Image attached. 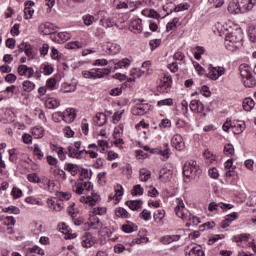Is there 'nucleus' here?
<instances>
[{
    "mask_svg": "<svg viewBox=\"0 0 256 256\" xmlns=\"http://www.w3.org/2000/svg\"><path fill=\"white\" fill-rule=\"evenodd\" d=\"M214 33L225 37V47L228 51L234 52L243 47V31L238 26L218 22L214 25Z\"/></svg>",
    "mask_w": 256,
    "mask_h": 256,
    "instance_id": "1",
    "label": "nucleus"
},
{
    "mask_svg": "<svg viewBox=\"0 0 256 256\" xmlns=\"http://www.w3.org/2000/svg\"><path fill=\"white\" fill-rule=\"evenodd\" d=\"M240 75L242 77V83L244 87H248L251 89V87H255L256 80L253 76V68L251 65H243L240 67Z\"/></svg>",
    "mask_w": 256,
    "mask_h": 256,
    "instance_id": "2",
    "label": "nucleus"
},
{
    "mask_svg": "<svg viewBox=\"0 0 256 256\" xmlns=\"http://www.w3.org/2000/svg\"><path fill=\"white\" fill-rule=\"evenodd\" d=\"M200 173L201 168L199 167V164H197V161L189 160L184 164L183 174L185 177L195 179L196 177H199Z\"/></svg>",
    "mask_w": 256,
    "mask_h": 256,
    "instance_id": "3",
    "label": "nucleus"
},
{
    "mask_svg": "<svg viewBox=\"0 0 256 256\" xmlns=\"http://www.w3.org/2000/svg\"><path fill=\"white\" fill-rule=\"evenodd\" d=\"M72 191H74L76 195H84L86 191H93V184L80 178L72 186Z\"/></svg>",
    "mask_w": 256,
    "mask_h": 256,
    "instance_id": "4",
    "label": "nucleus"
},
{
    "mask_svg": "<svg viewBox=\"0 0 256 256\" xmlns=\"http://www.w3.org/2000/svg\"><path fill=\"white\" fill-rule=\"evenodd\" d=\"M57 117H60V119H63L65 123H73L75 121V117H77V114L75 113V109L68 108L64 113L57 112L53 114L52 119L55 121Z\"/></svg>",
    "mask_w": 256,
    "mask_h": 256,
    "instance_id": "5",
    "label": "nucleus"
},
{
    "mask_svg": "<svg viewBox=\"0 0 256 256\" xmlns=\"http://www.w3.org/2000/svg\"><path fill=\"white\" fill-rule=\"evenodd\" d=\"M163 11H166V14L161 15L155 9L146 8L141 11V14L144 17H148L149 19H157V21H159V19H164V17H167V15H169L171 13V10L167 11V6H163Z\"/></svg>",
    "mask_w": 256,
    "mask_h": 256,
    "instance_id": "6",
    "label": "nucleus"
},
{
    "mask_svg": "<svg viewBox=\"0 0 256 256\" xmlns=\"http://www.w3.org/2000/svg\"><path fill=\"white\" fill-rule=\"evenodd\" d=\"M139 5H143V2L129 3V0H114V7H116V9H130V12L135 11Z\"/></svg>",
    "mask_w": 256,
    "mask_h": 256,
    "instance_id": "7",
    "label": "nucleus"
},
{
    "mask_svg": "<svg viewBox=\"0 0 256 256\" xmlns=\"http://www.w3.org/2000/svg\"><path fill=\"white\" fill-rule=\"evenodd\" d=\"M176 206L174 208V213L176 217L179 219H187V213L189 210L185 208V203L183 202V199L181 198H176L175 200Z\"/></svg>",
    "mask_w": 256,
    "mask_h": 256,
    "instance_id": "8",
    "label": "nucleus"
},
{
    "mask_svg": "<svg viewBox=\"0 0 256 256\" xmlns=\"http://www.w3.org/2000/svg\"><path fill=\"white\" fill-rule=\"evenodd\" d=\"M171 85H173V79L168 74H164L158 83V91L160 93H169Z\"/></svg>",
    "mask_w": 256,
    "mask_h": 256,
    "instance_id": "9",
    "label": "nucleus"
},
{
    "mask_svg": "<svg viewBox=\"0 0 256 256\" xmlns=\"http://www.w3.org/2000/svg\"><path fill=\"white\" fill-rule=\"evenodd\" d=\"M109 71L103 69H92L90 71H83V77L85 79H101L104 75H107Z\"/></svg>",
    "mask_w": 256,
    "mask_h": 256,
    "instance_id": "10",
    "label": "nucleus"
},
{
    "mask_svg": "<svg viewBox=\"0 0 256 256\" xmlns=\"http://www.w3.org/2000/svg\"><path fill=\"white\" fill-rule=\"evenodd\" d=\"M102 49L108 55H117L121 51V46L115 42H106L102 44Z\"/></svg>",
    "mask_w": 256,
    "mask_h": 256,
    "instance_id": "11",
    "label": "nucleus"
},
{
    "mask_svg": "<svg viewBox=\"0 0 256 256\" xmlns=\"http://www.w3.org/2000/svg\"><path fill=\"white\" fill-rule=\"evenodd\" d=\"M96 242H97V238H95V236H93V234L89 232H85L81 237V245L85 249H89L93 247V245H95Z\"/></svg>",
    "mask_w": 256,
    "mask_h": 256,
    "instance_id": "12",
    "label": "nucleus"
},
{
    "mask_svg": "<svg viewBox=\"0 0 256 256\" xmlns=\"http://www.w3.org/2000/svg\"><path fill=\"white\" fill-rule=\"evenodd\" d=\"M56 29L57 27L55 24L51 22L41 23L38 27V31L41 35H51L52 33H55Z\"/></svg>",
    "mask_w": 256,
    "mask_h": 256,
    "instance_id": "13",
    "label": "nucleus"
},
{
    "mask_svg": "<svg viewBox=\"0 0 256 256\" xmlns=\"http://www.w3.org/2000/svg\"><path fill=\"white\" fill-rule=\"evenodd\" d=\"M105 15H107V12H105V11L98 12V16L102 17L100 19V25L102 27H105L106 29H109L111 27H117V23H115V21H113V19L107 18Z\"/></svg>",
    "mask_w": 256,
    "mask_h": 256,
    "instance_id": "14",
    "label": "nucleus"
},
{
    "mask_svg": "<svg viewBox=\"0 0 256 256\" xmlns=\"http://www.w3.org/2000/svg\"><path fill=\"white\" fill-rule=\"evenodd\" d=\"M171 145L177 151H183L185 149V141L183 140V136H181V134H175L171 139Z\"/></svg>",
    "mask_w": 256,
    "mask_h": 256,
    "instance_id": "15",
    "label": "nucleus"
},
{
    "mask_svg": "<svg viewBox=\"0 0 256 256\" xmlns=\"http://www.w3.org/2000/svg\"><path fill=\"white\" fill-rule=\"evenodd\" d=\"M81 203H86L87 205L93 206V205H97V203H99V201H101V196H99V194L92 192L91 195L85 197L82 196L80 198Z\"/></svg>",
    "mask_w": 256,
    "mask_h": 256,
    "instance_id": "16",
    "label": "nucleus"
},
{
    "mask_svg": "<svg viewBox=\"0 0 256 256\" xmlns=\"http://www.w3.org/2000/svg\"><path fill=\"white\" fill-rule=\"evenodd\" d=\"M221 75H225V68L223 66H210L209 67V77L216 81V79H219Z\"/></svg>",
    "mask_w": 256,
    "mask_h": 256,
    "instance_id": "17",
    "label": "nucleus"
},
{
    "mask_svg": "<svg viewBox=\"0 0 256 256\" xmlns=\"http://www.w3.org/2000/svg\"><path fill=\"white\" fill-rule=\"evenodd\" d=\"M220 209H223L224 211H227L228 209H233V205L232 204H225L223 202L217 203V202H211L208 205V211H210V213H213V211H219Z\"/></svg>",
    "mask_w": 256,
    "mask_h": 256,
    "instance_id": "18",
    "label": "nucleus"
},
{
    "mask_svg": "<svg viewBox=\"0 0 256 256\" xmlns=\"http://www.w3.org/2000/svg\"><path fill=\"white\" fill-rule=\"evenodd\" d=\"M182 221H186V227H197L199 223H201V219L197 216L191 215L188 211L186 214V218H181Z\"/></svg>",
    "mask_w": 256,
    "mask_h": 256,
    "instance_id": "19",
    "label": "nucleus"
},
{
    "mask_svg": "<svg viewBox=\"0 0 256 256\" xmlns=\"http://www.w3.org/2000/svg\"><path fill=\"white\" fill-rule=\"evenodd\" d=\"M33 7H35V2L28 0L25 3L24 19L26 20L33 19V15L35 13V9H33Z\"/></svg>",
    "mask_w": 256,
    "mask_h": 256,
    "instance_id": "20",
    "label": "nucleus"
},
{
    "mask_svg": "<svg viewBox=\"0 0 256 256\" xmlns=\"http://www.w3.org/2000/svg\"><path fill=\"white\" fill-rule=\"evenodd\" d=\"M18 73L22 77H27V79H31V77H33V75L35 74V70L33 69V67H29L27 65H20L18 67Z\"/></svg>",
    "mask_w": 256,
    "mask_h": 256,
    "instance_id": "21",
    "label": "nucleus"
},
{
    "mask_svg": "<svg viewBox=\"0 0 256 256\" xmlns=\"http://www.w3.org/2000/svg\"><path fill=\"white\" fill-rule=\"evenodd\" d=\"M238 3L242 13H247V11H251L255 7L256 0H238Z\"/></svg>",
    "mask_w": 256,
    "mask_h": 256,
    "instance_id": "22",
    "label": "nucleus"
},
{
    "mask_svg": "<svg viewBox=\"0 0 256 256\" xmlns=\"http://www.w3.org/2000/svg\"><path fill=\"white\" fill-rule=\"evenodd\" d=\"M129 30H130L132 33H136V34L141 33V32L143 31V22H142V20L139 19V18L134 19V20L130 23Z\"/></svg>",
    "mask_w": 256,
    "mask_h": 256,
    "instance_id": "23",
    "label": "nucleus"
},
{
    "mask_svg": "<svg viewBox=\"0 0 256 256\" xmlns=\"http://www.w3.org/2000/svg\"><path fill=\"white\" fill-rule=\"evenodd\" d=\"M173 177V172L169 168H162L159 172V179L162 183H169Z\"/></svg>",
    "mask_w": 256,
    "mask_h": 256,
    "instance_id": "24",
    "label": "nucleus"
},
{
    "mask_svg": "<svg viewBox=\"0 0 256 256\" xmlns=\"http://www.w3.org/2000/svg\"><path fill=\"white\" fill-rule=\"evenodd\" d=\"M85 154V150H77L73 146H68V157L72 159H83V155Z\"/></svg>",
    "mask_w": 256,
    "mask_h": 256,
    "instance_id": "25",
    "label": "nucleus"
},
{
    "mask_svg": "<svg viewBox=\"0 0 256 256\" xmlns=\"http://www.w3.org/2000/svg\"><path fill=\"white\" fill-rule=\"evenodd\" d=\"M190 109L193 113H203L205 111V105L199 100H192L190 102Z\"/></svg>",
    "mask_w": 256,
    "mask_h": 256,
    "instance_id": "26",
    "label": "nucleus"
},
{
    "mask_svg": "<svg viewBox=\"0 0 256 256\" xmlns=\"http://www.w3.org/2000/svg\"><path fill=\"white\" fill-rule=\"evenodd\" d=\"M123 197V186L117 185L115 187V194H110L109 199L114 200L115 205L121 201V198Z\"/></svg>",
    "mask_w": 256,
    "mask_h": 256,
    "instance_id": "27",
    "label": "nucleus"
},
{
    "mask_svg": "<svg viewBox=\"0 0 256 256\" xmlns=\"http://www.w3.org/2000/svg\"><path fill=\"white\" fill-rule=\"evenodd\" d=\"M229 13H242L241 6L239 5V0H231L228 4Z\"/></svg>",
    "mask_w": 256,
    "mask_h": 256,
    "instance_id": "28",
    "label": "nucleus"
},
{
    "mask_svg": "<svg viewBox=\"0 0 256 256\" xmlns=\"http://www.w3.org/2000/svg\"><path fill=\"white\" fill-rule=\"evenodd\" d=\"M186 256H205V252H203L201 246H194L186 249Z\"/></svg>",
    "mask_w": 256,
    "mask_h": 256,
    "instance_id": "29",
    "label": "nucleus"
},
{
    "mask_svg": "<svg viewBox=\"0 0 256 256\" xmlns=\"http://www.w3.org/2000/svg\"><path fill=\"white\" fill-rule=\"evenodd\" d=\"M88 225L91 229H99L101 227V220H99V217L91 213L88 219Z\"/></svg>",
    "mask_w": 256,
    "mask_h": 256,
    "instance_id": "30",
    "label": "nucleus"
},
{
    "mask_svg": "<svg viewBox=\"0 0 256 256\" xmlns=\"http://www.w3.org/2000/svg\"><path fill=\"white\" fill-rule=\"evenodd\" d=\"M179 239H181V235H166L160 238V243L162 245H169L174 241H179Z\"/></svg>",
    "mask_w": 256,
    "mask_h": 256,
    "instance_id": "31",
    "label": "nucleus"
},
{
    "mask_svg": "<svg viewBox=\"0 0 256 256\" xmlns=\"http://www.w3.org/2000/svg\"><path fill=\"white\" fill-rule=\"evenodd\" d=\"M245 122H234L232 124V131L235 135H241V133H243V131H245Z\"/></svg>",
    "mask_w": 256,
    "mask_h": 256,
    "instance_id": "32",
    "label": "nucleus"
},
{
    "mask_svg": "<svg viewBox=\"0 0 256 256\" xmlns=\"http://www.w3.org/2000/svg\"><path fill=\"white\" fill-rule=\"evenodd\" d=\"M149 111V108L145 104L137 105L132 109V114L136 116L145 115Z\"/></svg>",
    "mask_w": 256,
    "mask_h": 256,
    "instance_id": "33",
    "label": "nucleus"
},
{
    "mask_svg": "<svg viewBox=\"0 0 256 256\" xmlns=\"http://www.w3.org/2000/svg\"><path fill=\"white\" fill-rule=\"evenodd\" d=\"M249 237H251L250 234H239L234 236L235 243H238L240 247H245L243 243H247L249 241Z\"/></svg>",
    "mask_w": 256,
    "mask_h": 256,
    "instance_id": "34",
    "label": "nucleus"
},
{
    "mask_svg": "<svg viewBox=\"0 0 256 256\" xmlns=\"http://www.w3.org/2000/svg\"><path fill=\"white\" fill-rule=\"evenodd\" d=\"M127 207L131 209V211H137L141 209V205H143V201L141 200H128L126 201Z\"/></svg>",
    "mask_w": 256,
    "mask_h": 256,
    "instance_id": "35",
    "label": "nucleus"
},
{
    "mask_svg": "<svg viewBox=\"0 0 256 256\" xmlns=\"http://www.w3.org/2000/svg\"><path fill=\"white\" fill-rule=\"evenodd\" d=\"M145 71H147V66L142 65L140 68H133L130 71V75L134 77V79H137L138 77H142Z\"/></svg>",
    "mask_w": 256,
    "mask_h": 256,
    "instance_id": "36",
    "label": "nucleus"
},
{
    "mask_svg": "<svg viewBox=\"0 0 256 256\" xmlns=\"http://www.w3.org/2000/svg\"><path fill=\"white\" fill-rule=\"evenodd\" d=\"M255 108V101L252 98H245L243 100L244 111H253Z\"/></svg>",
    "mask_w": 256,
    "mask_h": 256,
    "instance_id": "37",
    "label": "nucleus"
},
{
    "mask_svg": "<svg viewBox=\"0 0 256 256\" xmlns=\"http://www.w3.org/2000/svg\"><path fill=\"white\" fill-rule=\"evenodd\" d=\"M31 133H32L34 139H42V137H44V135H45V129H43V127L36 126V127L32 128Z\"/></svg>",
    "mask_w": 256,
    "mask_h": 256,
    "instance_id": "38",
    "label": "nucleus"
},
{
    "mask_svg": "<svg viewBox=\"0 0 256 256\" xmlns=\"http://www.w3.org/2000/svg\"><path fill=\"white\" fill-rule=\"evenodd\" d=\"M139 179L140 181H149L151 179V171H149L148 169L146 168H142L140 169L139 171Z\"/></svg>",
    "mask_w": 256,
    "mask_h": 256,
    "instance_id": "39",
    "label": "nucleus"
},
{
    "mask_svg": "<svg viewBox=\"0 0 256 256\" xmlns=\"http://www.w3.org/2000/svg\"><path fill=\"white\" fill-rule=\"evenodd\" d=\"M45 105H46L47 109H57V107H59V105H61V103L59 102V100H57L55 98H48L45 101Z\"/></svg>",
    "mask_w": 256,
    "mask_h": 256,
    "instance_id": "40",
    "label": "nucleus"
},
{
    "mask_svg": "<svg viewBox=\"0 0 256 256\" xmlns=\"http://www.w3.org/2000/svg\"><path fill=\"white\" fill-rule=\"evenodd\" d=\"M64 169L65 171H68L73 177H75V175L79 173V166H77L76 164L69 163L64 167Z\"/></svg>",
    "mask_w": 256,
    "mask_h": 256,
    "instance_id": "41",
    "label": "nucleus"
},
{
    "mask_svg": "<svg viewBox=\"0 0 256 256\" xmlns=\"http://www.w3.org/2000/svg\"><path fill=\"white\" fill-rule=\"evenodd\" d=\"M95 123L98 127H102V125H105V123H107V116L104 113L96 114Z\"/></svg>",
    "mask_w": 256,
    "mask_h": 256,
    "instance_id": "42",
    "label": "nucleus"
},
{
    "mask_svg": "<svg viewBox=\"0 0 256 256\" xmlns=\"http://www.w3.org/2000/svg\"><path fill=\"white\" fill-rule=\"evenodd\" d=\"M25 55L28 57L29 60H33L37 57V52L33 50V47L31 45L25 46Z\"/></svg>",
    "mask_w": 256,
    "mask_h": 256,
    "instance_id": "43",
    "label": "nucleus"
},
{
    "mask_svg": "<svg viewBox=\"0 0 256 256\" xmlns=\"http://www.w3.org/2000/svg\"><path fill=\"white\" fill-rule=\"evenodd\" d=\"M116 217H120L121 219H129V212L122 207H118L115 209Z\"/></svg>",
    "mask_w": 256,
    "mask_h": 256,
    "instance_id": "44",
    "label": "nucleus"
},
{
    "mask_svg": "<svg viewBox=\"0 0 256 256\" xmlns=\"http://www.w3.org/2000/svg\"><path fill=\"white\" fill-rule=\"evenodd\" d=\"M56 37L58 38V41L61 43H65L66 41H69L71 39L72 35L69 32H59L56 34Z\"/></svg>",
    "mask_w": 256,
    "mask_h": 256,
    "instance_id": "45",
    "label": "nucleus"
},
{
    "mask_svg": "<svg viewBox=\"0 0 256 256\" xmlns=\"http://www.w3.org/2000/svg\"><path fill=\"white\" fill-rule=\"evenodd\" d=\"M91 213L96 217L97 215H100V216L107 215V207H104V206L94 207Z\"/></svg>",
    "mask_w": 256,
    "mask_h": 256,
    "instance_id": "46",
    "label": "nucleus"
},
{
    "mask_svg": "<svg viewBox=\"0 0 256 256\" xmlns=\"http://www.w3.org/2000/svg\"><path fill=\"white\" fill-rule=\"evenodd\" d=\"M82 21H83L84 25H86V27H91V25H93V23H95V17L91 14H86V15L82 16Z\"/></svg>",
    "mask_w": 256,
    "mask_h": 256,
    "instance_id": "47",
    "label": "nucleus"
},
{
    "mask_svg": "<svg viewBox=\"0 0 256 256\" xmlns=\"http://www.w3.org/2000/svg\"><path fill=\"white\" fill-rule=\"evenodd\" d=\"M97 143L98 147H100V153H107V150L109 149V142L104 139H98Z\"/></svg>",
    "mask_w": 256,
    "mask_h": 256,
    "instance_id": "48",
    "label": "nucleus"
},
{
    "mask_svg": "<svg viewBox=\"0 0 256 256\" xmlns=\"http://www.w3.org/2000/svg\"><path fill=\"white\" fill-rule=\"evenodd\" d=\"M122 231H124V233H133V231H137V225L128 222L127 224L122 225Z\"/></svg>",
    "mask_w": 256,
    "mask_h": 256,
    "instance_id": "49",
    "label": "nucleus"
},
{
    "mask_svg": "<svg viewBox=\"0 0 256 256\" xmlns=\"http://www.w3.org/2000/svg\"><path fill=\"white\" fill-rule=\"evenodd\" d=\"M23 91H26V93H31L35 89V83L26 80L22 83Z\"/></svg>",
    "mask_w": 256,
    "mask_h": 256,
    "instance_id": "50",
    "label": "nucleus"
},
{
    "mask_svg": "<svg viewBox=\"0 0 256 256\" xmlns=\"http://www.w3.org/2000/svg\"><path fill=\"white\" fill-rule=\"evenodd\" d=\"M191 7V4L187 2H182L175 6L174 11L175 13H180L181 11H187Z\"/></svg>",
    "mask_w": 256,
    "mask_h": 256,
    "instance_id": "51",
    "label": "nucleus"
},
{
    "mask_svg": "<svg viewBox=\"0 0 256 256\" xmlns=\"http://www.w3.org/2000/svg\"><path fill=\"white\" fill-rule=\"evenodd\" d=\"M179 24V18H173L170 22L166 25V31H174L177 29V25Z\"/></svg>",
    "mask_w": 256,
    "mask_h": 256,
    "instance_id": "52",
    "label": "nucleus"
},
{
    "mask_svg": "<svg viewBox=\"0 0 256 256\" xmlns=\"http://www.w3.org/2000/svg\"><path fill=\"white\" fill-rule=\"evenodd\" d=\"M163 219H165V210H158L154 214V221L156 223H163Z\"/></svg>",
    "mask_w": 256,
    "mask_h": 256,
    "instance_id": "53",
    "label": "nucleus"
},
{
    "mask_svg": "<svg viewBox=\"0 0 256 256\" xmlns=\"http://www.w3.org/2000/svg\"><path fill=\"white\" fill-rule=\"evenodd\" d=\"M248 37L251 43H256V27L250 26L248 30Z\"/></svg>",
    "mask_w": 256,
    "mask_h": 256,
    "instance_id": "54",
    "label": "nucleus"
},
{
    "mask_svg": "<svg viewBox=\"0 0 256 256\" xmlns=\"http://www.w3.org/2000/svg\"><path fill=\"white\" fill-rule=\"evenodd\" d=\"M205 53V48L201 46H196L194 48V57L199 61L201 59V55Z\"/></svg>",
    "mask_w": 256,
    "mask_h": 256,
    "instance_id": "55",
    "label": "nucleus"
},
{
    "mask_svg": "<svg viewBox=\"0 0 256 256\" xmlns=\"http://www.w3.org/2000/svg\"><path fill=\"white\" fill-rule=\"evenodd\" d=\"M56 197H58V199L60 201H69V199H71V193H69V192H57Z\"/></svg>",
    "mask_w": 256,
    "mask_h": 256,
    "instance_id": "56",
    "label": "nucleus"
},
{
    "mask_svg": "<svg viewBox=\"0 0 256 256\" xmlns=\"http://www.w3.org/2000/svg\"><path fill=\"white\" fill-rule=\"evenodd\" d=\"M83 43L80 41H72L66 44V49H81Z\"/></svg>",
    "mask_w": 256,
    "mask_h": 256,
    "instance_id": "57",
    "label": "nucleus"
},
{
    "mask_svg": "<svg viewBox=\"0 0 256 256\" xmlns=\"http://www.w3.org/2000/svg\"><path fill=\"white\" fill-rule=\"evenodd\" d=\"M28 252L35 253L36 255H41V256L45 255V250H43V248L39 246H33L32 248H28Z\"/></svg>",
    "mask_w": 256,
    "mask_h": 256,
    "instance_id": "58",
    "label": "nucleus"
},
{
    "mask_svg": "<svg viewBox=\"0 0 256 256\" xmlns=\"http://www.w3.org/2000/svg\"><path fill=\"white\" fill-rule=\"evenodd\" d=\"M224 153L227 155V157H231V155H235V148L233 147V144H226L224 146Z\"/></svg>",
    "mask_w": 256,
    "mask_h": 256,
    "instance_id": "59",
    "label": "nucleus"
},
{
    "mask_svg": "<svg viewBox=\"0 0 256 256\" xmlns=\"http://www.w3.org/2000/svg\"><path fill=\"white\" fill-rule=\"evenodd\" d=\"M34 155L35 157H37V159H39V161H41L43 157H45V154H43V151L41 150V148H39V144L34 145Z\"/></svg>",
    "mask_w": 256,
    "mask_h": 256,
    "instance_id": "60",
    "label": "nucleus"
},
{
    "mask_svg": "<svg viewBox=\"0 0 256 256\" xmlns=\"http://www.w3.org/2000/svg\"><path fill=\"white\" fill-rule=\"evenodd\" d=\"M56 85H57V80L55 78H50L46 81V88L49 91H53V89H55Z\"/></svg>",
    "mask_w": 256,
    "mask_h": 256,
    "instance_id": "61",
    "label": "nucleus"
},
{
    "mask_svg": "<svg viewBox=\"0 0 256 256\" xmlns=\"http://www.w3.org/2000/svg\"><path fill=\"white\" fill-rule=\"evenodd\" d=\"M144 191L145 190L143 189V187H141V185L137 184L133 187L131 194L134 196L143 195Z\"/></svg>",
    "mask_w": 256,
    "mask_h": 256,
    "instance_id": "62",
    "label": "nucleus"
},
{
    "mask_svg": "<svg viewBox=\"0 0 256 256\" xmlns=\"http://www.w3.org/2000/svg\"><path fill=\"white\" fill-rule=\"evenodd\" d=\"M27 179L30 183H41V178L37 174H28Z\"/></svg>",
    "mask_w": 256,
    "mask_h": 256,
    "instance_id": "63",
    "label": "nucleus"
},
{
    "mask_svg": "<svg viewBox=\"0 0 256 256\" xmlns=\"http://www.w3.org/2000/svg\"><path fill=\"white\" fill-rule=\"evenodd\" d=\"M40 71H41V73H43L45 75H51V73H53V66L44 65L41 67Z\"/></svg>",
    "mask_w": 256,
    "mask_h": 256,
    "instance_id": "64",
    "label": "nucleus"
}]
</instances>
